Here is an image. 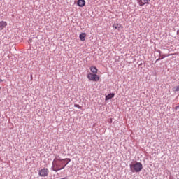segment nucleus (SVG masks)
Here are the masks:
<instances>
[{
  "mask_svg": "<svg viewBox=\"0 0 179 179\" xmlns=\"http://www.w3.org/2000/svg\"><path fill=\"white\" fill-rule=\"evenodd\" d=\"M169 55H168L167 57H169Z\"/></svg>",
  "mask_w": 179,
  "mask_h": 179,
  "instance_id": "a211bd4d",
  "label": "nucleus"
},
{
  "mask_svg": "<svg viewBox=\"0 0 179 179\" xmlns=\"http://www.w3.org/2000/svg\"><path fill=\"white\" fill-rule=\"evenodd\" d=\"M6 26H8V23H6V22L1 21L0 22V31L3 30V29H5V27H6Z\"/></svg>",
  "mask_w": 179,
  "mask_h": 179,
  "instance_id": "423d86ee",
  "label": "nucleus"
},
{
  "mask_svg": "<svg viewBox=\"0 0 179 179\" xmlns=\"http://www.w3.org/2000/svg\"><path fill=\"white\" fill-rule=\"evenodd\" d=\"M90 71L92 72V73H97V72H98V71H99V69H97L96 68V66H91L90 68Z\"/></svg>",
  "mask_w": 179,
  "mask_h": 179,
  "instance_id": "9d476101",
  "label": "nucleus"
},
{
  "mask_svg": "<svg viewBox=\"0 0 179 179\" xmlns=\"http://www.w3.org/2000/svg\"><path fill=\"white\" fill-rule=\"evenodd\" d=\"M77 5H78L80 8H83V6L86 5V1L85 0H78Z\"/></svg>",
  "mask_w": 179,
  "mask_h": 179,
  "instance_id": "0eeeda50",
  "label": "nucleus"
},
{
  "mask_svg": "<svg viewBox=\"0 0 179 179\" xmlns=\"http://www.w3.org/2000/svg\"><path fill=\"white\" fill-rule=\"evenodd\" d=\"M139 6H143L145 5H149L150 0H137Z\"/></svg>",
  "mask_w": 179,
  "mask_h": 179,
  "instance_id": "39448f33",
  "label": "nucleus"
},
{
  "mask_svg": "<svg viewBox=\"0 0 179 179\" xmlns=\"http://www.w3.org/2000/svg\"><path fill=\"white\" fill-rule=\"evenodd\" d=\"M87 78L92 82H99L100 80V76L97 75V73H89Z\"/></svg>",
  "mask_w": 179,
  "mask_h": 179,
  "instance_id": "7ed1b4c3",
  "label": "nucleus"
},
{
  "mask_svg": "<svg viewBox=\"0 0 179 179\" xmlns=\"http://www.w3.org/2000/svg\"><path fill=\"white\" fill-rule=\"evenodd\" d=\"M179 106H176L175 110H178Z\"/></svg>",
  "mask_w": 179,
  "mask_h": 179,
  "instance_id": "2eb2a0df",
  "label": "nucleus"
},
{
  "mask_svg": "<svg viewBox=\"0 0 179 179\" xmlns=\"http://www.w3.org/2000/svg\"><path fill=\"white\" fill-rule=\"evenodd\" d=\"M86 38V34L85 33H82L80 34V39L81 41H85V38Z\"/></svg>",
  "mask_w": 179,
  "mask_h": 179,
  "instance_id": "9b49d317",
  "label": "nucleus"
},
{
  "mask_svg": "<svg viewBox=\"0 0 179 179\" xmlns=\"http://www.w3.org/2000/svg\"><path fill=\"white\" fill-rule=\"evenodd\" d=\"M0 82H3V80L2 79H0Z\"/></svg>",
  "mask_w": 179,
  "mask_h": 179,
  "instance_id": "f3484780",
  "label": "nucleus"
},
{
  "mask_svg": "<svg viewBox=\"0 0 179 179\" xmlns=\"http://www.w3.org/2000/svg\"><path fill=\"white\" fill-rule=\"evenodd\" d=\"M115 96L114 93H110L106 96L105 100L107 101L108 100H110V99H113Z\"/></svg>",
  "mask_w": 179,
  "mask_h": 179,
  "instance_id": "1a4fd4ad",
  "label": "nucleus"
},
{
  "mask_svg": "<svg viewBox=\"0 0 179 179\" xmlns=\"http://www.w3.org/2000/svg\"><path fill=\"white\" fill-rule=\"evenodd\" d=\"M113 27L114 30H120V29H121V24L114 23Z\"/></svg>",
  "mask_w": 179,
  "mask_h": 179,
  "instance_id": "6e6552de",
  "label": "nucleus"
},
{
  "mask_svg": "<svg viewBox=\"0 0 179 179\" xmlns=\"http://www.w3.org/2000/svg\"><path fill=\"white\" fill-rule=\"evenodd\" d=\"M64 164H65V159L57 156L52 162V169L53 171H59V170L65 169V165Z\"/></svg>",
  "mask_w": 179,
  "mask_h": 179,
  "instance_id": "f257e3e1",
  "label": "nucleus"
},
{
  "mask_svg": "<svg viewBox=\"0 0 179 179\" xmlns=\"http://www.w3.org/2000/svg\"><path fill=\"white\" fill-rule=\"evenodd\" d=\"M176 92H179V85L178 87H176Z\"/></svg>",
  "mask_w": 179,
  "mask_h": 179,
  "instance_id": "4468645a",
  "label": "nucleus"
},
{
  "mask_svg": "<svg viewBox=\"0 0 179 179\" xmlns=\"http://www.w3.org/2000/svg\"><path fill=\"white\" fill-rule=\"evenodd\" d=\"M173 55H177V53H173Z\"/></svg>",
  "mask_w": 179,
  "mask_h": 179,
  "instance_id": "dca6fc26",
  "label": "nucleus"
},
{
  "mask_svg": "<svg viewBox=\"0 0 179 179\" xmlns=\"http://www.w3.org/2000/svg\"><path fill=\"white\" fill-rule=\"evenodd\" d=\"M130 169L131 171L139 173V171H142V169H143V166L141 162H136L135 164H130Z\"/></svg>",
  "mask_w": 179,
  "mask_h": 179,
  "instance_id": "f03ea898",
  "label": "nucleus"
},
{
  "mask_svg": "<svg viewBox=\"0 0 179 179\" xmlns=\"http://www.w3.org/2000/svg\"><path fill=\"white\" fill-rule=\"evenodd\" d=\"M0 90H1V87H0Z\"/></svg>",
  "mask_w": 179,
  "mask_h": 179,
  "instance_id": "6ab92c4d",
  "label": "nucleus"
},
{
  "mask_svg": "<svg viewBox=\"0 0 179 179\" xmlns=\"http://www.w3.org/2000/svg\"><path fill=\"white\" fill-rule=\"evenodd\" d=\"M69 162H64V166H65V167H66V166H68V164H69Z\"/></svg>",
  "mask_w": 179,
  "mask_h": 179,
  "instance_id": "ddd939ff",
  "label": "nucleus"
},
{
  "mask_svg": "<svg viewBox=\"0 0 179 179\" xmlns=\"http://www.w3.org/2000/svg\"><path fill=\"white\" fill-rule=\"evenodd\" d=\"M50 173V171L47 168H43L38 171V176L40 177H47Z\"/></svg>",
  "mask_w": 179,
  "mask_h": 179,
  "instance_id": "20e7f679",
  "label": "nucleus"
},
{
  "mask_svg": "<svg viewBox=\"0 0 179 179\" xmlns=\"http://www.w3.org/2000/svg\"><path fill=\"white\" fill-rule=\"evenodd\" d=\"M64 160H65V162H71V159L69 158H65V159H63Z\"/></svg>",
  "mask_w": 179,
  "mask_h": 179,
  "instance_id": "f8f14e48",
  "label": "nucleus"
}]
</instances>
